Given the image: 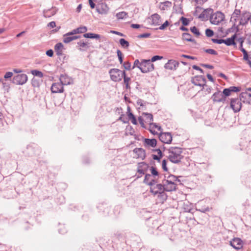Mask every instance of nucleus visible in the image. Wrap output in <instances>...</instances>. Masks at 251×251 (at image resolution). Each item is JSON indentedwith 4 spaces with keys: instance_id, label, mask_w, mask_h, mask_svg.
Instances as JSON below:
<instances>
[{
    "instance_id": "obj_26",
    "label": "nucleus",
    "mask_w": 251,
    "mask_h": 251,
    "mask_svg": "<svg viewBox=\"0 0 251 251\" xmlns=\"http://www.w3.org/2000/svg\"><path fill=\"white\" fill-rule=\"evenodd\" d=\"M172 6L171 2L169 1H166L163 2H160L159 5V8L161 10H166L168 9V8L171 7Z\"/></svg>"
},
{
    "instance_id": "obj_52",
    "label": "nucleus",
    "mask_w": 251,
    "mask_h": 251,
    "mask_svg": "<svg viewBox=\"0 0 251 251\" xmlns=\"http://www.w3.org/2000/svg\"><path fill=\"white\" fill-rule=\"evenodd\" d=\"M138 121L142 127L146 128L145 125L144 124V120L142 117L140 116L138 117Z\"/></svg>"
},
{
    "instance_id": "obj_30",
    "label": "nucleus",
    "mask_w": 251,
    "mask_h": 251,
    "mask_svg": "<svg viewBox=\"0 0 251 251\" xmlns=\"http://www.w3.org/2000/svg\"><path fill=\"white\" fill-rule=\"evenodd\" d=\"M83 37L87 38L97 39L100 38V35L97 34L92 33H87L83 34Z\"/></svg>"
},
{
    "instance_id": "obj_48",
    "label": "nucleus",
    "mask_w": 251,
    "mask_h": 251,
    "mask_svg": "<svg viewBox=\"0 0 251 251\" xmlns=\"http://www.w3.org/2000/svg\"><path fill=\"white\" fill-rule=\"evenodd\" d=\"M231 92H239L240 91V88L236 86H231L229 88Z\"/></svg>"
},
{
    "instance_id": "obj_5",
    "label": "nucleus",
    "mask_w": 251,
    "mask_h": 251,
    "mask_svg": "<svg viewBox=\"0 0 251 251\" xmlns=\"http://www.w3.org/2000/svg\"><path fill=\"white\" fill-rule=\"evenodd\" d=\"M150 192L154 195L161 194L164 193L165 190L163 185L156 184L155 181L150 186Z\"/></svg>"
},
{
    "instance_id": "obj_45",
    "label": "nucleus",
    "mask_w": 251,
    "mask_h": 251,
    "mask_svg": "<svg viewBox=\"0 0 251 251\" xmlns=\"http://www.w3.org/2000/svg\"><path fill=\"white\" fill-rule=\"evenodd\" d=\"M135 139H137L138 140H143V141H150V142L156 141V140L155 139H148V138L144 139V138L142 136H140L138 138H136V137Z\"/></svg>"
},
{
    "instance_id": "obj_17",
    "label": "nucleus",
    "mask_w": 251,
    "mask_h": 251,
    "mask_svg": "<svg viewBox=\"0 0 251 251\" xmlns=\"http://www.w3.org/2000/svg\"><path fill=\"white\" fill-rule=\"evenodd\" d=\"M159 138L160 141H172V136L170 132H161Z\"/></svg>"
},
{
    "instance_id": "obj_15",
    "label": "nucleus",
    "mask_w": 251,
    "mask_h": 251,
    "mask_svg": "<svg viewBox=\"0 0 251 251\" xmlns=\"http://www.w3.org/2000/svg\"><path fill=\"white\" fill-rule=\"evenodd\" d=\"M148 168V165L145 162H141L138 164L137 172L141 175L140 176L147 172ZM138 177H140V176H138Z\"/></svg>"
},
{
    "instance_id": "obj_2",
    "label": "nucleus",
    "mask_w": 251,
    "mask_h": 251,
    "mask_svg": "<svg viewBox=\"0 0 251 251\" xmlns=\"http://www.w3.org/2000/svg\"><path fill=\"white\" fill-rule=\"evenodd\" d=\"M178 181V179L176 176H169L166 179L163 181L165 191L171 192L176 190Z\"/></svg>"
},
{
    "instance_id": "obj_56",
    "label": "nucleus",
    "mask_w": 251,
    "mask_h": 251,
    "mask_svg": "<svg viewBox=\"0 0 251 251\" xmlns=\"http://www.w3.org/2000/svg\"><path fill=\"white\" fill-rule=\"evenodd\" d=\"M13 73L11 72H6L4 75V78L5 79L10 78L13 76Z\"/></svg>"
},
{
    "instance_id": "obj_29",
    "label": "nucleus",
    "mask_w": 251,
    "mask_h": 251,
    "mask_svg": "<svg viewBox=\"0 0 251 251\" xmlns=\"http://www.w3.org/2000/svg\"><path fill=\"white\" fill-rule=\"evenodd\" d=\"M56 13V11L54 8L49 9L44 12V16L46 18H49L54 15Z\"/></svg>"
},
{
    "instance_id": "obj_14",
    "label": "nucleus",
    "mask_w": 251,
    "mask_h": 251,
    "mask_svg": "<svg viewBox=\"0 0 251 251\" xmlns=\"http://www.w3.org/2000/svg\"><path fill=\"white\" fill-rule=\"evenodd\" d=\"M240 98L244 103L251 104V94L247 92H242Z\"/></svg>"
},
{
    "instance_id": "obj_23",
    "label": "nucleus",
    "mask_w": 251,
    "mask_h": 251,
    "mask_svg": "<svg viewBox=\"0 0 251 251\" xmlns=\"http://www.w3.org/2000/svg\"><path fill=\"white\" fill-rule=\"evenodd\" d=\"M236 38V34H234L230 38L225 40L224 43L228 46L231 45L235 46L236 45L235 40Z\"/></svg>"
},
{
    "instance_id": "obj_7",
    "label": "nucleus",
    "mask_w": 251,
    "mask_h": 251,
    "mask_svg": "<svg viewBox=\"0 0 251 251\" xmlns=\"http://www.w3.org/2000/svg\"><path fill=\"white\" fill-rule=\"evenodd\" d=\"M224 18V14L221 12L217 11L211 16L210 21L211 24L217 25L222 22Z\"/></svg>"
},
{
    "instance_id": "obj_55",
    "label": "nucleus",
    "mask_w": 251,
    "mask_h": 251,
    "mask_svg": "<svg viewBox=\"0 0 251 251\" xmlns=\"http://www.w3.org/2000/svg\"><path fill=\"white\" fill-rule=\"evenodd\" d=\"M150 36H151V34L150 33H143V34H141L139 35L138 36V37L139 38H148Z\"/></svg>"
},
{
    "instance_id": "obj_61",
    "label": "nucleus",
    "mask_w": 251,
    "mask_h": 251,
    "mask_svg": "<svg viewBox=\"0 0 251 251\" xmlns=\"http://www.w3.org/2000/svg\"><path fill=\"white\" fill-rule=\"evenodd\" d=\"M136 103H137V105H140V106L142 105V103H148V102L145 101L144 100H143L142 99L137 100Z\"/></svg>"
},
{
    "instance_id": "obj_24",
    "label": "nucleus",
    "mask_w": 251,
    "mask_h": 251,
    "mask_svg": "<svg viewBox=\"0 0 251 251\" xmlns=\"http://www.w3.org/2000/svg\"><path fill=\"white\" fill-rule=\"evenodd\" d=\"M64 49L63 45L61 43L56 44L54 46V50L58 56L62 55Z\"/></svg>"
},
{
    "instance_id": "obj_64",
    "label": "nucleus",
    "mask_w": 251,
    "mask_h": 251,
    "mask_svg": "<svg viewBox=\"0 0 251 251\" xmlns=\"http://www.w3.org/2000/svg\"><path fill=\"white\" fill-rule=\"evenodd\" d=\"M247 39L250 44H251V33L246 34Z\"/></svg>"
},
{
    "instance_id": "obj_31",
    "label": "nucleus",
    "mask_w": 251,
    "mask_h": 251,
    "mask_svg": "<svg viewBox=\"0 0 251 251\" xmlns=\"http://www.w3.org/2000/svg\"><path fill=\"white\" fill-rule=\"evenodd\" d=\"M182 38L183 40L189 41V42H195V40L192 38V36L188 33H183L182 34Z\"/></svg>"
},
{
    "instance_id": "obj_21",
    "label": "nucleus",
    "mask_w": 251,
    "mask_h": 251,
    "mask_svg": "<svg viewBox=\"0 0 251 251\" xmlns=\"http://www.w3.org/2000/svg\"><path fill=\"white\" fill-rule=\"evenodd\" d=\"M251 17V14L249 12H246L242 14L240 23L241 25H245L246 24Z\"/></svg>"
},
{
    "instance_id": "obj_12",
    "label": "nucleus",
    "mask_w": 251,
    "mask_h": 251,
    "mask_svg": "<svg viewBox=\"0 0 251 251\" xmlns=\"http://www.w3.org/2000/svg\"><path fill=\"white\" fill-rule=\"evenodd\" d=\"M230 245L236 250L241 249L243 247V241L238 238H235L230 242Z\"/></svg>"
},
{
    "instance_id": "obj_42",
    "label": "nucleus",
    "mask_w": 251,
    "mask_h": 251,
    "mask_svg": "<svg viewBox=\"0 0 251 251\" xmlns=\"http://www.w3.org/2000/svg\"><path fill=\"white\" fill-rule=\"evenodd\" d=\"M204 51L207 53L213 55H217V52L215 51L213 49H204Z\"/></svg>"
},
{
    "instance_id": "obj_36",
    "label": "nucleus",
    "mask_w": 251,
    "mask_h": 251,
    "mask_svg": "<svg viewBox=\"0 0 251 251\" xmlns=\"http://www.w3.org/2000/svg\"><path fill=\"white\" fill-rule=\"evenodd\" d=\"M76 29H77L78 34L84 33H85L87 31V28L85 26H80L78 28H76Z\"/></svg>"
},
{
    "instance_id": "obj_40",
    "label": "nucleus",
    "mask_w": 251,
    "mask_h": 251,
    "mask_svg": "<svg viewBox=\"0 0 251 251\" xmlns=\"http://www.w3.org/2000/svg\"><path fill=\"white\" fill-rule=\"evenodd\" d=\"M222 93L224 95V96L225 97V98L230 96L231 94V92L229 88L224 89L223 92Z\"/></svg>"
},
{
    "instance_id": "obj_49",
    "label": "nucleus",
    "mask_w": 251,
    "mask_h": 251,
    "mask_svg": "<svg viewBox=\"0 0 251 251\" xmlns=\"http://www.w3.org/2000/svg\"><path fill=\"white\" fill-rule=\"evenodd\" d=\"M211 40L213 43L219 44L224 43V42H225L224 39H212Z\"/></svg>"
},
{
    "instance_id": "obj_57",
    "label": "nucleus",
    "mask_w": 251,
    "mask_h": 251,
    "mask_svg": "<svg viewBox=\"0 0 251 251\" xmlns=\"http://www.w3.org/2000/svg\"><path fill=\"white\" fill-rule=\"evenodd\" d=\"M241 11L240 10L235 9L232 14L233 17L237 18L240 15Z\"/></svg>"
},
{
    "instance_id": "obj_39",
    "label": "nucleus",
    "mask_w": 251,
    "mask_h": 251,
    "mask_svg": "<svg viewBox=\"0 0 251 251\" xmlns=\"http://www.w3.org/2000/svg\"><path fill=\"white\" fill-rule=\"evenodd\" d=\"M117 56L121 64H123V54L120 50H117Z\"/></svg>"
},
{
    "instance_id": "obj_59",
    "label": "nucleus",
    "mask_w": 251,
    "mask_h": 251,
    "mask_svg": "<svg viewBox=\"0 0 251 251\" xmlns=\"http://www.w3.org/2000/svg\"><path fill=\"white\" fill-rule=\"evenodd\" d=\"M146 147H154L156 145V142H145Z\"/></svg>"
},
{
    "instance_id": "obj_47",
    "label": "nucleus",
    "mask_w": 251,
    "mask_h": 251,
    "mask_svg": "<svg viewBox=\"0 0 251 251\" xmlns=\"http://www.w3.org/2000/svg\"><path fill=\"white\" fill-rule=\"evenodd\" d=\"M124 68L126 70H130L131 69V64L129 62H125L123 63Z\"/></svg>"
},
{
    "instance_id": "obj_27",
    "label": "nucleus",
    "mask_w": 251,
    "mask_h": 251,
    "mask_svg": "<svg viewBox=\"0 0 251 251\" xmlns=\"http://www.w3.org/2000/svg\"><path fill=\"white\" fill-rule=\"evenodd\" d=\"M155 181V180L152 178V176L150 175L147 174L146 175L144 182L146 183L148 185L150 186L151 184H152Z\"/></svg>"
},
{
    "instance_id": "obj_9",
    "label": "nucleus",
    "mask_w": 251,
    "mask_h": 251,
    "mask_svg": "<svg viewBox=\"0 0 251 251\" xmlns=\"http://www.w3.org/2000/svg\"><path fill=\"white\" fill-rule=\"evenodd\" d=\"M241 99L238 98L231 99L230 100V107L233 109L234 112L240 111L242 107Z\"/></svg>"
},
{
    "instance_id": "obj_20",
    "label": "nucleus",
    "mask_w": 251,
    "mask_h": 251,
    "mask_svg": "<svg viewBox=\"0 0 251 251\" xmlns=\"http://www.w3.org/2000/svg\"><path fill=\"white\" fill-rule=\"evenodd\" d=\"M59 80L60 81V83L63 85H69L72 83V80L69 76L61 75L59 78Z\"/></svg>"
},
{
    "instance_id": "obj_16",
    "label": "nucleus",
    "mask_w": 251,
    "mask_h": 251,
    "mask_svg": "<svg viewBox=\"0 0 251 251\" xmlns=\"http://www.w3.org/2000/svg\"><path fill=\"white\" fill-rule=\"evenodd\" d=\"M134 157L144 159L146 156L145 151L142 148H136L133 150Z\"/></svg>"
},
{
    "instance_id": "obj_62",
    "label": "nucleus",
    "mask_w": 251,
    "mask_h": 251,
    "mask_svg": "<svg viewBox=\"0 0 251 251\" xmlns=\"http://www.w3.org/2000/svg\"><path fill=\"white\" fill-rule=\"evenodd\" d=\"M192 68H193V69H194L195 70L199 71L201 74H203V73H204L203 70L201 69L200 67H199V66H198L197 65H193L192 66Z\"/></svg>"
},
{
    "instance_id": "obj_10",
    "label": "nucleus",
    "mask_w": 251,
    "mask_h": 251,
    "mask_svg": "<svg viewBox=\"0 0 251 251\" xmlns=\"http://www.w3.org/2000/svg\"><path fill=\"white\" fill-rule=\"evenodd\" d=\"M192 83L196 86H199L202 87L201 90L204 89V86H206V79L204 76H198L194 78L192 80Z\"/></svg>"
},
{
    "instance_id": "obj_44",
    "label": "nucleus",
    "mask_w": 251,
    "mask_h": 251,
    "mask_svg": "<svg viewBox=\"0 0 251 251\" xmlns=\"http://www.w3.org/2000/svg\"><path fill=\"white\" fill-rule=\"evenodd\" d=\"M240 50L243 53V54H244L243 59L244 60H248V59L249 58V56H248L247 51L243 48H241L240 49Z\"/></svg>"
},
{
    "instance_id": "obj_25",
    "label": "nucleus",
    "mask_w": 251,
    "mask_h": 251,
    "mask_svg": "<svg viewBox=\"0 0 251 251\" xmlns=\"http://www.w3.org/2000/svg\"><path fill=\"white\" fill-rule=\"evenodd\" d=\"M130 109L129 107L127 108V116L128 119L131 121V122L134 125H137V122L134 115L130 112Z\"/></svg>"
},
{
    "instance_id": "obj_33",
    "label": "nucleus",
    "mask_w": 251,
    "mask_h": 251,
    "mask_svg": "<svg viewBox=\"0 0 251 251\" xmlns=\"http://www.w3.org/2000/svg\"><path fill=\"white\" fill-rule=\"evenodd\" d=\"M119 43L120 45L124 48H127L129 46V43L123 38L120 39Z\"/></svg>"
},
{
    "instance_id": "obj_6",
    "label": "nucleus",
    "mask_w": 251,
    "mask_h": 251,
    "mask_svg": "<svg viewBox=\"0 0 251 251\" xmlns=\"http://www.w3.org/2000/svg\"><path fill=\"white\" fill-rule=\"evenodd\" d=\"M27 80L28 77L26 74H18L13 77L12 83L16 85H23L27 82Z\"/></svg>"
},
{
    "instance_id": "obj_28",
    "label": "nucleus",
    "mask_w": 251,
    "mask_h": 251,
    "mask_svg": "<svg viewBox=\"0 0 251 251\" xmlns=\"http://www.w3.org/2000/svg\"><path fill=\"white\" fill-rule=\"evenodd\" d=\"M143 115L144 116L145 122L150 125V123L153 121V116L151 113H143Z\"/></svg>"
},
{
    "instance_id": "obj_53",
    "label": "nucleus",
    "mask_w": 251,
    "mask_h": 251,
    "mask_svg": "<svg viewBox=\"0 0 251 251\" xmlns=\"http://www.w3.org/2000/svg\"><path fill=\"white\" fill-rule=\"evenodd\" d=\"M141 64V62H140L138 59H136L134 61L133 69L135 67H138L140 69V65Z\"/></svg>"
},
{
    "instance_id": "obj_41",
    "label": "nucleus",
    "mask_w": 251,
    "mask_h": 251,
    "mask_svg": "<svg viewBox=\"0 0 251 251\" xmlns=\"http://www.w3.org/2000/svg\"><path fill=\"white\" fill-rule=\"evenodd\" d=\"M180 21H181L183 25L186 26L189 25V20L184 17H181L180 19Z\"/></svg>"
},
{
    "instance_id": "obj_3",
    "label": "nucleus",
    "mask_w": 251,
    "mask_h": 251,
    "mask_svg": "<svg viewBox=\"0 0 251 251\" xmlns=\"http://www.w3.org/2000/svg\"><path fill=\"white\" fill-rule=\"evenodd\" d=\"M125 72L117 68H112L109 70L108 73L112 81L120 82L122 80L123 75H125Z\"/></svg>"
},
{
    "instance_id": "obj_22",
    "label": "nucleus",
    "mask_w": 251,
    "mask_h": 251,
    "mask_svg": "<svg viewBox=\"0 0 251 251\" xmlns=\"http://www.w3.org/2000/svg\"><path fill=\"white\" fill-rule=\"evenodd\" d=\"M151 24L154 25H160L161 23V17L158 14H154L151 15Z\"/></svg>"
},
{
    "instance_id": "obj_43",
    "label": "nucleus",
    "mask_w": 251,
    "mask_h": 251,
    "mask_svg": "<svg viewBox=\"0 0 251 251\" xmlns=\"http://www.w3.org/2000/svg\"><path fill=\"white\" fill-rule=\"evenodd\" d=\"M205 34L208 37H212L214 35V32L210 29H206L205 30Z\"/></svg>"
},
{
    "instance_id": "obj_60",
    "label": "nucleus",
    "mask_w": 251,
    "mask_h": 251,
    "mask_svg": "<svg viewBox=\"0 0 251 251\" xmlns=\"http://www.w3.org/2000/svg\"><path fill=\"white\" fill-rule=\"evenodd\" d=\"M151 173L152 175L155 176H157L158 175V172L157 171L156 169L153 167L151 168Z\"/></svg>"
},
{
    "instance_id": "obj_58",
    "label": "nucleus",
    "mask_w": 251,
    "mask_h": 251,
    "mask_svg": "<svg viewBox=\"0 0 251 251\" xmlns=\"http://www.w3.org/2000/svg\"><path fill=\"white\" fill-rule=\"evenodd\" d=\"M167 161L166 160H163L162 162V168L165 171H168V168L166 166Z\"/></svg>"
},
{
    "instance_id": "obj_18",
    "label": "nucleus",
    "mask_w": 251,
    "mask_h": 251,
    "mask_svg": "<svg viewBox=\"0 0 251 251\" xmlns=\"http://www.w3.org/2000/svg\"><path fill=\"white\" fill-rule=\"evenodd\" d=\"M97 11L101 14H106L109 8L105 3H101L97 6Z\"/></svg>"
},
{
    "instance_id": "obj_46",
    "label": "nucleus",
    "mask_w": 251,
    "mask_h": 251,
    "mask_svg": "<svg viewBox=\"0 0 251 251\" xmlns=\"http://www.w3.org/2000/svg\"><path fill=\"white\" fill-rule=\"evenodd\" d=\"M190 30L193 33L197 35V36H199L200 35V33L199 30L196 26L191 27Z\"/></svg>"
},
{
    "instance_id": "obj_11",
    "label": "nucleus",
    "mask_w": 251,
    "mask_h": 251,
    "mask_svg": "<svg viewBox=\"0 0 251 251\" xmlns=\"http://www.w3.org/2000/svg\"><path fill=\"white\" fill-rule=\"evenodd\" d=\"M179 63L175 60H169L167 63L164 65V68L166 69L170 70H175L178 67Z\"/></svg>"
},
{
    "instance_id": "obj_54",
    "label": "nucleus",
    "mask_w": 251,
    "mask_h": 251,
    "mask_svg": "<svg viewBox=\"0 0 251 251\" xmlns=\"http://www.w3.org/2000/svg\"><path fill=\"white\" fill-rule=\"evenodd\" d=\"M77 44L79 46L80 48H87L88 45L86 43L84 42L83 41H80L77 43Z\"/></svg>"
},
{
    "instance_id": "obj_19",
    "label": "nucleus",
    "mask_w": 251,
    "mask_h": 251,
    "mask_svg": "<svg viewBox=\"0 0 251 251\" xmlns=\"http://www.w3.org/2000/svg\"><path fill=\"white\" fill-rule=\"evenodd\" d=\"M80 38V36H72L68 35V33L65 34L63 36V41L66 44L69 43L73 40H75Z\"/></svg>"
},
{
    "instance_id": "obj_8",
    "label": "nucleus",
    "mask_w": 251,
    "mask_h": 251,
    "mask_svg": "<svg viewBox=\"0 0 251 251\" xmlns=\"http://www.w3.org/2000/svg\"><path fill=\"white\" fill-rule=\"evenodd\" d=\"M213 103L225 102L226 100V98L224 96L221 91H217L214 93L211 97Z\"/></svg>"
},
{
    "instance_id": "obj_13",
    "label": "nucleus",
    "mask_w": 251,
    "mask_h": 251,
    "mask_svg": "<svg viewBox=\"0 0 251 251\" xmlns=\"http://www.w3.org/2000/svg\"><path fill=\"white\" fill-rule=\"evenodd\" d=\"M51 91L53 93H62L64 91V88L60 83H54L51 87Z\"/></svg>"
},
{
    "instance_id": "obj_32",
    "label": "nucleus",
    "mask_w": 251,
    "mask_h": 251,
    "mask_svg": "<svg viewBox=\"0 0 251 251\" xmlns=\"http://www.w3.org/2000/svg\"><path fill=\"white\" fill-rule=\"evenodd\" d=\"M157 152V154H153L152 158L154 160H159L162 157V152L160 150L157 149L155 150Z\"/></svg>"
},
{
    "instance_id": "obj_63",
    "label": "nucleus",
    "mask_w": 251,
    "mask_h": 251,
    "mask_svg": "<svg viewBox=\"0 0 251 251\" xmlns=\"http://www.w3.org/2000/svg\"><path fill=\"white\" fill-rule=\"evenodd\" d=\"M46 54L49 57H52L53 55V51L52 50H49L46 51Z\"/></svg>"
},
{
    "instance_id": "obj_34",
    "label": "nucleus",
    "mask_w": 251,
    "mask_h": 251,
    "mask_svg": "<svg viewBox=\"0 0 251 251\" xmlns=\"http://www.w3.org/2000/svg\"><path fill=\"white\" fill-rule=\"evenodd\" d=\"M124 81L125 84H126V88L128 89L130 88L129 82L130 81V78L129 77H127L126 75V72H125V75H123Z\"/></svg>"
},
{
    "instance_id": "obj_1",
    "label": "nucleus",
    "mask_w": 251,
    "mask_h": 251,
    "mask_svg": "<svg viewBox=\"0 0 251 251\" xmlns=\"http://www.w3.org/2000/svg\"><path fill=\"white\" fill-rule=\"evenodd\" d=\"M182 149L178 147H172L170 149L169 159L174 163H177L180 162L183 158L182 155Z\"/></svg>"
},
{
    "instance_id": "obj_35",
    "label": "nucleus",
    "mask_w": 251,
    "mask_h": 251,
    "mask_svg": "<svg viewBox=\"0 0 251 251\" xmlns=\"http://www.w3.org/2000/svg\"><path fill=\"white\" fill-rule=\"evenodd\" d=\"M31 73L33 75L38 76L40 78L43 76V73L36 70H32Z\"/></svg>"
},
{
    "instance_id": "obj_51",
    "label": "nucleus",
    "mask_w": 251,
    "mask_h": 251,
    "mask_svg": "<svg viewBox=\"0 0 251 251\" xmlns=\"http://www.w3.org/2000/svg\"><path fill=\"white\" fill-rule=\"evenodd\" d=\"M169 25V23L168 21H165V22L162 24L159 27V29L160 30H163L165 29Z\"/></svg>"
},
{
    "instance_id": "obj_38",
    "label": "nucleus",
    "mask_w": 251,
    "mask_h": 251,
    "mask_svg": "<svg viewBox=\"0 0 251 251\" xmlns=\"http://www.w3.org/2000/svg\"><path fill=\"white\" fill-rule=\"evenodd\" d=\"M150 127H153L154 129H157V131H161V127L160 126H158L155 123H150Z\"/></svg>"
},
{
    "instance_id": "obj_50",
    "label": "nucleus",
    "mask_w": 251,
    "mask_h": 251,
    "mask_svg": "<svg viewBox=\"0 0 251 251\" xmlns=\"http://www.w3.org/2000/svg\"><path fill=\"white\" fill-rule=\"evenodd\" d=\"M162 58H163V56H159V55H155V56H153L151 58V60H151V63H152V62H154L158 60H160Z\"/></svg>"
},
{
    "instance_id": "obj_4",
    "label": "nucleus",
    "mask_w": 251,
    "mask_h": 251,
    "mask_svg": "<svg viewBox=\"0 0 251 251\" xmlns=\"http://www.w3.org/2000/svg\"><path fill=\"white\" fill-rule=\"evenodd\" d=\"M140 70L143 73L151 72L154 70V65L150 60H142Z\"/></svg>"
},
{
    "instance_id": "obj_37",
    "label": "nucleus",
    "mask_w": 251,
    "mask_h": 251,
    "mask_svg": "<svg viewBox=\"0 0 251 251\" xmlns=\"http://www.w3.org/2000/svg\"><path fill=\"white\" fill-rule=\"evenodd\" d=\"M126 12H120L116 14V17L118 19H123L126 17Z\"/></svg>"
}]
</instances>
